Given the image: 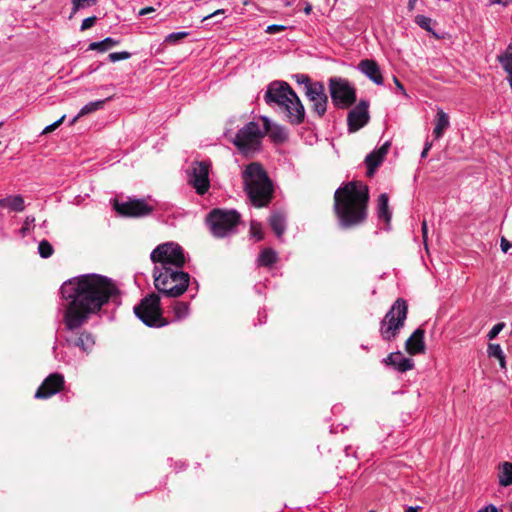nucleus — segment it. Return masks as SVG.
Returning a JSON list of instances; mask_svg holds the SVG:
<instances>
[{
  "mask_svg": "<svg viewBox=\"0 0 512 512\" xmlns=\"http://www.w3.org/2000/svg\"><path fill=\"white\" fill-rule=\"evenodd\" d=\"M286 29L287 27L284 25L272 24L266 28L265 32L268 34H276L285 31Z\"/></svg>",
  "mask_w": 512,
  "mask_h": 512,
  "instance_id": "43",
  "label": "nucleus"
},
{
  "mask_svg": "<svg viewBox=\"0 0 512 512\" xmlns=\"http://www.w3.org/2000/svg\"><path fill=\"white\" fill-rule=\"evenodd\" d=\"M500 56H508V58H512V43L508 45L505 52L501 54Z\"/></svg>",
  "mask_w": 512,
  "mask_h": 512,
  "instance_id": "56",
  "label": "nucleus"
},
{
  "mask_svg": "<svg viewBox=\"0 0 512 512\" xmlns=\"http://www.w3.org/2000/svg\"><path fill=\"white\" fill-rule=\"evenodd\" d=\"M96 21H97L96 16H91V17L84 19L81 24V31L90 29L91 27H93L95 25Z\"/></svg>",
  "mask_w": 512,
  "mask_h": 512,
  "instance_id": "41",
  "label": "nucleus"
},
{
  "mask_svg": "<svg viewBox=\"0 0 512 512\" xmlns=\"http://www.w3.org/2000/svg\"><path fill=\"white\" fill-rule=\"evenodd\" d=\"M64 387V376L60 373H52L43 380L34 397L36 399H48L62 391Z\"/></svg>",
  "mask_w": 512,
  "mask_h": 512,
  "instance_id": "15",
  "label": "nucleus"
},
{
  "mask_svg": "<svg viewBox=\"0 0 512 512\" xmlns=\"http://www.w3.org/2000/svg\"><path fill=\"white\" fill-rule=\"evenodd\" d=\"M490 4H501L507 6L510 0H489Z\"/></svg>",
  "mask_w": 512,
  "mask_h": 512,
  "instance_id": "57",
  "label": "nucleus"
},
{
  "mask_svg": "<svg viewBox=\"0 0 512 512\" xmlns=\"http://www.w3.org/2000/svg\"><path fill=\"white\" fill-rule=\"evenodd\" d=\"M61 297L68 301L64 323L68 330H75L119 294L114 282L99 274H85L65 281L60 288Z\"/></svg>",
  "mask_w": 512,
  "mask_h": 512,
  "instance_id": "1",
  "label": "nucleus"
},
{
  "mask_svg": "<svg viewBox=\"0 0 512 512\" xmlns=\"http://www.w3.org/2000/svg\"><path fill=\"white\" fill-rule=\"evenodd\" d=\"M408 315V304L403 298H398L380 322V333L385 341L394 340L401 328L404 327Z\"/></svg>",
  "mask_w": 512,
  "mask_h": 512,
  "instance_id": "6",
  "label": "nucleus"
},
{
  "mask_svg": "<svg viewBox=\"0 0 512 512\" xmlns=\"http://www.w3.org/2000/svg\"><path fill=\"white\" fill-rule=\"evenodd\" d=\"M151 261L153 263H160L161 269L169 267V265L176 268H181L185 264V256L183 249L178 244L164 243L158 245L151 253Z\"/></svg>",
  "mask_w": 512,
  "mask_h": 512,
  "instance_id": "10",
  "label": "nucleus"
},
{
  "mask_svg": "<svg viewBox=\"0 0 512 512\" xmlns=\"http://www.w3.org/2000/svg\"><path fill=\"white\" fill-rule=\"evenodd\" d=\"M377 215L380 220H383L386 224L391 221V212L389 209V197L386 193L380 194L377 205Z\"/></svg>",
  "mask_w": 512,
  "mask_h": 512,
  "instance_id": "22",
  "label": "nucleus"
},
{
  "mask_svg": "<svg viewBox=\"0 0 512 512\" xmlns=\"http://www.w3.org/2000/svg\"><path fill=\"white\" fill-rule=\"evenodd\" d=\"M478 512H498V509L496 506L490 504L485 506L484 508H481Z\"/></svg>",
  "mask_w": 512,
  "mask_h": 512,
  "instance_id": "52",
  "label": "nucleus"
},
{
  "mask_svg": "<svg viewBox=\"0 0 512 512\" xmlns=\"http://www.w3.org/2000/svg\"><path fill=\"white\" fill-rule=\"evenodd\" d=\"M421 509H422V507H420V506H415V507L410 506L405 510V512H419Z\"/></svg>",
  "mask_w": 512,
  "mask_h": 512,
  "instance_id": "58",
  "label": "nucleus"
},
{
  "mask_svg": "<svg viewBox=\"0 0 512 512\" xmlns=\"http://www.w3.org/2000/svg\"><path fill=\"white\" fill-rule=\"evenodd\" d=\"M449 124L448 115L442 109H439L435 117V127L433 130V135L436 139L443 136L445 130L449 127Z\"/></svg>",
  "mask_w": 512,
  "mask_h": 512,
  "instance_id": "21",
  "label": "nucleus"
},
{
  "mask_svg": "<svg viewBox=\"0 0 512 512\" xmlns=\"http://www.w3.org/2000/svg\"><path fill=\"white\" fill-rule=\"evenodd\" d=\"M498 61L502 65L503 69L507 72V74L512 73V58H508V56H498Z\"/></svg>",
  "mask_w": 512,
  "mask_h": 512,
  "instance_id": "37",
  "label": "nucleus"
},
{
  "mask_svg": "<svg viewBox=\"0 0 512 512\" xmlns=\"http://www.w3.org/2000/svg\"><path fill=\"white\" fill-rule=\"evenodd\" d=\"M34 221H35V218L33 216H27L26 217L24 225L21 228V232H22L23 235L30 229L29 226H30L31 223H34Z\"/></svg>",
  "mask_w": 512,
  "mask_h": 512,
  "instance_id": "47",
  "label": "nucleus"
},
{
  "mask_svg": "<svg viewBox=\"0 0 512 512\" xmlns=\"http://www.w3.org/2000/svg\"><path fill=\"white\" fill-rule=\"evenodd\" d=\"M499 484L503 487L512 485V463L504 462L499 467Z\"/></svg>",
  "mask_w": 512,
  "mask_h": 512,
  "instance_id": "24",
  "label": "nucleus"
},
{
  "mask_svg": "<svg viewBox=\"0 0 512 512\" xmlns=\"http://www.w3.org/2000/svg\"><path fill=\"white\" fill-rule=\"evenodd\" d=\"M425 330L417 328L405 342V349L410 355H417L425 352L424 342Z\"/></svg>",
  "mask_w": 512,
  "mask_h": 512,
  "instance_id": "18",
  "label": "nucleus"
},
{
  "mask_svg": "<svg viewBox=\"0 0 512 512\" xmlns=\"http://www.w3.org/2000/svg\"><path fill=\"white\" fill-rule=\"evenodd\" d=\"M393 81H394V83H395L396 87H397V88H398V89H399L403 94H405V95H406V92H405L404 86H403V84L398 80V78L394 76V77H393Z\"/></svg>",
  "mask_w": 512,
  "mask_h": 512,
  "instance_id": "54",
  "label": "nucleus"
},
{
  "mask_svg": "<svg viewBox=\"0 0 512 512\" xmlns=\"http://www.w3.org/2000/svg\"><path fill=\"white\" fill-rule=\"evenodd\" d=\"M65 117L66 116L63 115L57 121H55L51 125H48L47 127H45L43 129L41 135H46V134H49V133L53 132L54 130H56L64 122Z\"/></svg>",
  "mask_w": 512,
  "mask_h": 512,
  "instance_id": "40",
  "label": "nucleus"
},
{
  "mask_svg": "<svg viewBox=\"0 0 512 512\" xmlns=\"http://www.w3.org/2000/svg\"><path fill=\"white\" fill-rule=\"evenodd\" d=\"M131 57V54L129 52L123 51V52H113L109 54V60L111 62H117L120 60H126Z\"/></svg>",
  "mask_w": 512,
  "mask_h": 512,
  "instance_id": "39",
  "label": "nucleus"
},
{
  "mask_svg": "<svg viewBox=\"0 0 512 512\" xmlns=\"http://www.w3.org/2000/svg\"><path fill=\"white\" fill-rule=\"evenodd\" d=\"M277 261V254L271 248H265L259 255V262L262 266L269 267Z\"/></svg>",
  "mask_w": 512,
  "mask_h": 512,
  "instance_id": "29",
  "label": "nucleus"
},
{
  "mask_svg": "<svg viewBox=\"0 0 512 512\" xmlns=\"http://www.w3.org/2000/svg\"><path fill=\"white\" fill-rule=\"evenodd\" d=\"M224 12H225L224 9H218V10L214 11L213 13L203 17L202 21H205V20H208V19L214 18V17L219 18V16L223 15Z\"/></svg>",
  "mask_w": 512,
  "mask_h": 512,
  "instance_id": "50",
  "label": "nucleus"
},
{
  "mask_svg": "<svg viewBox=\"0 0 512 512\" xmlns=\"http://www.w3.org/2000/svg\"><path fill=\"white\" fill-rule=\"evenodd\" d=\"M109 99H110V97L105 100H98L95 102L88 103L87 105L82 107V109L79 111V116H85L87 114H90L92 112H95V111L101 109L104 106L105 102Z\"/></svg>",
  "mask_w": 512,
  "mask_h": 512,
  "instance_id": "31",
  "label": "nucleus"
},
{
  "mask_svg": "<svg viewBox=\"0 0 512 512\" xmlns=\"http://www.w3.org/2000/svg\"><path fill=\"white\" fill-rule=\"evenodd\" d=\"M390 148V142H385L378 150L374 151L381 159L384 160Z\"/></svg>",
  "mask_w": 512,
  "mask_h": 512,
  "instance_id": "45",
  "label": "nucleus"
},
{
  "mask_svg": "<svg viewBox=\"0 0 512 512\" xmlns=\"http://www.w3.org/2000/svg\"><path fill=\"white\" fill-rule=\"evenodd\" d=\"M96 0H71V3L73 5L72 7V13L70 18L78 12V10L82 7H90L96 4Z\"/></svg>",
  "mask_w": 512,
  "mask_h": 512,
  "instance_id": "34",
  "label": "nucleus"
},
{
  "mask_svg": "<svg viewBox=\"0 0 512 512\" xmlns=\"http://www.w3.org/2000/svg\"><path fill=\"white\" fill-rule=\"evenodd\" d=\"M119 43L120 42L118 40H115L113 38L107 37V38H105L104 40H102L100 42H92L89 45V50L105 52L108 49H110V48H112L114 46L119 45Z\"/></svg>",
  "mask_w": 512,
  "mask_h": 512,
  "instance_id": "28",
  "label": "nucleus"
},
{
  "mask_svg": "<svg viewBox=\"0 0 512 512\" xmlns=\"http://www.w3.org/2000/svg\"><path fill=\"white\" fill-rule=\"evenodd\" d=\"M155 9L151 6H148V7H145V8H142L140 11H139V15L140 16H144V15H147L149 13H152L154 12Z\"/></svg>",
  "mask_w": 512,
  "mask_h": 512,
  "instance_id": "53",
  "label": "nucleus"
},
{
  "mask_svg": "<svg viewBox=\"0 0 512 512\" xmlns=\"http://www.w3.org/2000/svg\"><path fill=\"white\" fill-rule=\"evenodd\" d=\"M509 79H512V73L508 74L507 80L509 81Z\"/></svg>",
  "mask_w": 512,
  "mask_h": 512,
  "instance_id": "62",
  "label": "nucleus"
},
{
  "mask_svg": "<svg viewBox=\"0 0 512 512\" xmlns=\"http://www.w3.org/2000/svg\"><path fill=\"white\" fill-rule=\"evenodd\" d=\"M210 164L205 161H195L188 170V183L193 186L196 193L204 195L210 188Z\"/></svg>",
  "mask_w": 512,
  "mask_h": 512,
  "instance_id": "13",
  "label": "nucleus"
},
{
  "mask_svg": "<svg viewBox=\"0 0 512 512\" xmlns=\"http://www.w3.org/2000/svg\"><path fill=\"white\" fill-rule=\"evenodd\" d=\"M293 78L297 81V83L305 85V91H307V89L310 86H314V83L311 82V79L309 78L308 75L296 74V75L293 76Z\"/></svg>",
  "mask_w": 512,
  "mask_h": 512,
  "instance_id": "38",
  "label": "nucleus"
},
{
  "mask_svg": "<svg viewBox=\"0 0 512 512\" xmlns=\"http://www.w3.org/2000/svg\"><path fill=\"white\" fill-rule=\"evenodd\" d=\"M187 35H188V33H186V32L171 33L167 36L166 41L173 43V42H176L178 40L185 38Z\"/></svg>",
  "mask_w": 512,
  "mask_h": 512,
  "instance_id": "44",
  "label": "nucleus"
},
{
  "mask_svg": "<svg viewBox=\"0 0 512 512\" xmlns=\"http://www.w3.org/2000/svg\"><path fill=\"white\" fill-rule=\"evenodd\" d=\"M415 23H417L422 29L428 31V32H433L432 31V19L429 18V17H426L424 15H417L415 17Z\"/></svg>",
  "mask_w": 512,
  "mask_h": 512,
  "instance_id": "35",
  "label": "nucleus"
},
{
  "mask_svg": "<svg viewBox=\"0 0 512 512\" xmlns=\"http://www.w3.org/2000/svg\"><path fill=\"white\" fill-rule=\"evenodd\" d=\"M504 327H505L504 323H498V324L494 325L493 328L488 333L489 340L494 339L502 331V329Z\"/></svg>",
  "mask_w": 512,
  "mask_h": 512,
  "instance_id": "42",
  "label": "nucleus"
},
{
  "mask_svg": "<svg viewBox=\"0 0 512 512\" xmlns=\"http://www.w3.org/2000/svg\"><path fill=\"white\" fill-rule=\"evenodd\" d=\"M487 354L490 358H496L502 369L506 368L505 355L499 344L490 343L487 348Z\"/></svg>",
  "mask_w": 512,
  "mask_h": 512,
  "instance_id": "25",
  "label": "nucleus"
},
{
  "mask_svg": "<svg viewBox=\"0 0 512 512\" xmlns=\"http://www.w3.org/2000/svg\"><path fill=\"white\" fill-rule=\"evenodd\" d=\"M38 252L42 258H49L52 256L54 249L49 241L42 240L39 243Z\"/></svg>",
  "mask_w": 512,
  "mask_h": 512,
  "instance_id": "33",
  "label": "nucleus"
},
{
  "mask_svg": "<svg viewBox=\"0 0 512 512\" xmlns=\"http://www.w3.org/2000/svg\"><path fill=\"white\" fill-rule=\"evenodd\" d=\"M153 277L154 286L159 294L169 298H177L184 294L190 282V275L187 272L173 270L171 267H154Z\"/></svg>",
  "mask_w": 512,
  "mask_h": 512,
  "instance_id": "5",
  "label": "nucleus"
},
{
  "mask_svg": "<svg viewBox=\"0 0 512 512\" xmlns=\"http://www.w3.org/2000/svg\"><path fill=\"white\" fill-rule=\"evenodd\" d=\"M267 134L274 143H283L287 140V133L280 125H274Z\"/></svg>",
  "mask_w": 512,
  "mask_h": 512,
  "instance_id": "30",
  "label": "nucleus"
},
{
  "mask_svg": "<svg viewBox=\"0 0 512 512\" xmlns=\"http://www.w3.org/2000/svg\"><path fill=\"white\" fill-rule=\"evenodd\" d=\"M417 0H409L408 1V9L412 11L415 8Z\"/></svg>",
  "mask_w": 512,
  "mask_h": 512,
  "instance_id": "59",
  "label": "nucleus"
},
{
  "mask_svg": "<svg viewBox=\"0 0 512 512\" xmlns=\"http://www.w3.org/2000/svg\"><path fill=\"white\" fill-rule=\"evenodd\" d=\"M421 230H422V237H423V241H424V243L426 244V241H427V233H428V227H427V222H426L425 220L422 222Z\"/></svg>",
  "mask_w": 512,
  "mask_h": 512,
  "instance_id": "51",
  "label": "nucleus"
},
{
  "mask_svg": "<svg viewBox=\"0 0 512 512\" xmlns=\"http://www.w3.org/2000/svg\"><path fill=\"white\" fill-rule=\"evenodd\" d=\"M261 120L263 122L264 129H261V132L263 133V138L267 135L268 131L271 130V128L274 126L271 124L270 119L266 116H262Z\"/></svg>",
  "mask_w": 512,
  "mask_h": 512,
  "instance_id": "46",
  "label": "nucleus"
},
{
  "mask_svg": "<svg viewBox=\"0 0 512 512\" xmlns=\"http://www.w3.org/2000/svg\"><path fill=\"white\" fill-rule=\"evenodd\" d=\"M0 207H7L13 211L22 212L25 209L24 199L20 195L0 199Z\"/></svg>",
  "mask_w": 512,
  "mask_h": 512,
  "instance_id": "23",
  "label": "nucleus"
},
{
  "mask_svg": "<svg viewBox=\"0 0 512 512\" xmlns=\"http://www.w3.org/2000/svg\"><path fill=\"white\" fill-rule=\"evenodd\" d=\"M94 344V337L88 332L81 333L75 341V346L81 348L85 352H89Z\"/></svg>",
  "mask_w": 512,
  "mask_h": 512,
  "instance_id": "27",
  "label": "nucleus"
},
{
  "mask_svg": "<svg viewBox=\"0 0 512 512\" xmlns=\"http://www.w3.org/2000/svg\"><path fill=\"white\" fill-rule=\"evenodd\" d=\"M113 208L122 217L141 218L150 215L154 208L144 199H131L120 202L117 199L113 202Z\"/></svg>",
  "mask_w": 512,
  "mask_h": 512,
  "instance_id": "12",
  "label": "nucleus"
},
{
  "mask_svg": "<svg viewBox=\"0 0 512 512\" xmlns=\"http://www.w3.org/2000/svg\"><path fill=\"white\" fill-rule=\"evenodd\" d=\"M269 224L278 238H280L286 229V215L282 211H275L269 217Z\"/></svg>",
  "mask_w": 512,
  "mask_h": 512,
  "instance_id": "20",
  "label": "nucleus"
},
{
  "mask_svg": "<svg viewBox=\"0 0 512 512\" xmlns=\"http://www.w3.org/2000/svg\"><path fill=\"white\" fill-rule=\"evenodd\" d=\"M358 69L377 85L383 84V76L380 67L375 60L363 59L358 64Z\"/></svg>",
  "mask_w": 512,
  "mask_h": 512,
  "instance_id": "17",
  "label": "nucleus"
},
{
  "mask_svg": "<svg viewBox=\"0 0 512 512\" xmlns=\"http://www.w3.org/2000/svg\"><path fill=\"white\" fill-rule=\"evenodd\" d=\"M383 159H381L376 153L371 152L365 158V163L367 166V176L372 177L376 171V169L381 165Z\"/></svg>",
  "mask_w": 512,
  "mask_h": 512,
  "instance_id": "26",
  "label": "nucleus"
},
{
  "mask_svg": "<svg viewBox=\"0 0 512 512\" xmlns=\"http://www.w3.org/2000/svg\"><path fill=\"white\" fill-rule=\"evenodd\" d=\"M311 11H312V5H311V4H309V3H308V4H306V6H305V8H304V12H305V14H307V15H308V14H310V13H311Z\"/></svg>",
  "mask_w": 512,
  "mask_h": 512,
  "instance_id": "60",
  "label": "nucleus"
},
{
  "mask_svg": "<svg viewBox=\"0 0 512 512\" xmlns=\"http://www.w3.org/2000/svg\"><path fill=\"white\" fill-rule=\"evenodd\" d=\"M240 221V214L235 210L213 209L207 216L212 234L216 237H224Z\"/></svg>",
  "mask_w": 512,
  "mask_h": 512,
  "instance_id": "9",
  "label": "nucleus"
},
{
  "mask_svg": "<svg viewBox=\"0 0 512 512\" xmlns=\"http://www.w3.org/2000/svg\"><path fill=\"white\" fill-rule=\"evenodd\" d=\"M333 202V211L341 229H353L366 222L369 189L361 181L341 185L334 193Z\"/></svg>",
  "mask_w": 512,
  "mask_h": 512,
  "instance_id": "2",
  "label": "nucleus"
},
{
  "mask_svg": "<svg viewBox=\"0 0 512 512\" xmlns=\"http://www.w3.org/2000/svg\"><path fill=\"white\" fill-rule=\"evenodd\" d=\"M383 362L399 372H406L414 368V361L411 358L404 357L399 351L390 353Z\"/></svg>",
  "mask_w": 512,
  "mask_h": 512,
  "instance_id": "19",
  "label": "nucleus"
},
{
  "mask_svg": "<svg viewBox=\"0 0 512 512\" xmlns=\"http://www.w3.org/2000/svg\"><path fill=\"white\" fill-rule=\"evenodd\" d=\"M305 95L311 103V108L318 117H323L327 111L328 96L325 93V87L322 82H314V86H310Z\"/></svg>",
  "mask_w": 512,
  "mask_h": 512,
  "instance_id": "14",
  "label": "nucleus"
},
{
  "mask_svg": "<svg viewBox=\"0 0 512 512\" xmlns=\"http://www.w3.org/2000/svg\"><path fill=\"white\" fill-rule=\"evenodd\" d=\"M266 103H276L286 113L288 122L292 125H299L303 123L305 118L304 106L291 88V86L283 81H274L269 86L265 93Z\"/></svg>",
  "mask_w": 512,
  "mask_h": 512,
  "instance_id": "4",
  "label": "nucleus"
},
{
  "mask_svg": "<svg viewBox=\"0 0 512 512\" xmlns=\"http://www.w3.org/2000/svg\"><path fill=\"white\" fill-rule=\"evenodd\" d=\"M2 125H3V123H2V122H0V127H1Z\"/></svg>",
  "mask_w": 512,
  "mask_h": 512,
  "instance_id": "63",
  "label": "nucleus"
},
{
  "mask_svg": "<svg viewBox=\"0 0 512 512\" xmlns=\"http://www.w3.org/2000/svg\"><path fill=\"white\" fill-rule=\"evenodd\" d=\"M135 315L149 327H163L169 322L162 316L160 296L148 294L134 307Z\"/></svg>",
  "mask_w": 512,
  "mask_h": 512,
  "instance_id": "7",
  "label": "nucleus"
},
{
  "mask_svg": "<svg viewBox=\"0 0 512 512\" xmlns=\"http://www.w3.org/2000/svg\"><path fill=\"white\" fill-rule=\"evenodd\" d=\"M173 310H174L175 318L178 320H181L187 316L188 310H189V304L187 302L178 301L175 303Z\"/></svg>",
  "mask_w": 512,
  "mask_h": 512,
  "instance_id": "32",
  "label": "nucleus"
},
{
  "mask_svg": "<svg viewBox=\"0 0 512 512\" xmlns=\"http://www.w3.org/2000/svg\"><path fill=\"white\" fill-rule=\"evenodd\" d=\"M329 91L334 106L339 109L349 108L356 102V90L346 79L330 78Z\"/></svg>",
  "mask_w": 512,
  "mask_h": 512,
  "instance_id": "11",
  "label": "nucleus"
},
{
  "mask_svg": "<svg viewBox=\"0 0 512 512\" xmlns=\"http://www.w3.org/2000/svg\"><path fill=\"white\" fill-rule=\"evenodd\" d=\"M263 133L258 123L248 122L239 129L233 140V144L244 156H252L261 150Z\"/></svg>",
  "mask_w": 512,
  "mask_h": 512,
  "instance_id": "8",
  "label": "nucleus"
},
{
  "mask_svg": "<svg viewBox=\"0 0 512 512\" xmlns=\"http://www.w3.org/2000/svg\"><path fill=\"white\" fill-rule=\"evenodd\" d=\"M250 232L253 237H255L258 241L264 239V233L262 231V226L257 221H252L250 224Z\"/></svg>",
  "mask_w": 512,
  "mask_h": 512,
  "instance_id": "36",
  "label": "nucleus"
},
{
  "mask_svg": "<svg viewBox=\"0 0 512 512\" xmlns=\"http://www.w3.org/2000/svg\"><path fill=\"white\" fill-rule=\"evenodd\" d=\"M369 103L361 100L347 115L348 131L350 133L357 132L363 128L370 120L368 112Z\"/></svg>",
  "mask_w": 512,
  "mask_h": 512,
  "instance_id": "16",
  "label": "nucleus"
},
{
  "mask_svg": "<svg viewBox=\"0 0 512 512\" xmlns=\"http://www.w3.org/2000/svg\"><path fill=\"white\" fill-rule=\"evenodd\" d=\"M82 116H79V113L70 121L69 125L73 126Z\"/></svg>",
  "mask_w": 512,
  "mask_h": 512,
  "instance_id": "61",
  "label": "nucleus"
},
{
  "mask_svg": "<svg viewBox=\"0 0 512 512\" xmlns=\"http://www.w3.org/2000/svg\"><path fill=\"white\" fill-rule=\"evenodd\" d=\"M244 190L253 206L266 207L273 198L274 188L267 172L258 162L248 164L243 173Z\"/></svg>",
  "mask_w": 512,
  "mask_h": 512,
  "instance_id": "3",
  "label": "nucleus"
},
{
  "mask_svg": "<svg viewBox=\"0 0 512 512\" xmlns=\"http://www.w3.org/2000/svg\"><path fill=\"white\" fill-rule=\"evenodd\" d=\"M431 146H432V143H430V142H427L425 144V147H424V149H423V151L421 153V157L422 158H425L427 156L429 150L431 149Z\"/></svg>",
  "mask_w": 512,
  "mask_h": 512,
  "instance_id": "55",
  "label": "nucleus"
},
{
  "mask_svg": "<svg viewBox=\"0 0 512 512\" xmlns=\"http://www.w3.org/2000/svg\"><path fill=\"white\" fill-rule=\"evenodd\" d=\"M224 12H225L224 9H218V10L214 11L213 13L203 17L202 21H205V20H208V19L214 18V17L219 18V16L223 15Z\"/></svg>",
  "mask_w": 512,
  "mask_h": 512,
  "instance_id": "49",
  "label": "nucleus"
},
{
  "mask_svg": "<svg viewBox=\"0 0 512 512\" xmlns=\"http://www.w3.org/2000/svg\"><path fill=\"white\" fill-rule=\"evenodd\" d=\"M501 250L506 253L508 252V250L512 247V244L505 238V237H502L501 238Z\"/></svg>",
  "mask_w": 512,
  "mask_h": 512,
  "instance_id": "48",
  "label": "nucleus"
}]
</instances>
